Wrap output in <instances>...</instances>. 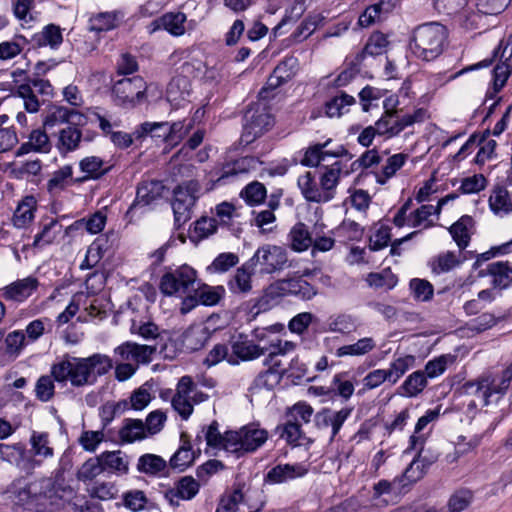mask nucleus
<instances>
[{
  "mask_svg": "<svg viewBox=\"0 0 512 512\" xmlns=\"http://www.w3.org/2000/svg\"><path fill=\"white\" fill-rule=\"evenodd\" d=\"M209 399V395L199 390L190 376H182L172 397L171 405L183 420H187L194 411V405Z\"/></svg>",
  "mask_w": 512,
  "mask_h": 512,
  "instance_id": "obj_6",
  "label": "nucleus"
},
{
  "mask_svg": "<svg viewBox=\"0 0 512 512\" xmlns=\"http://www.w3.org/2000/svg\"><path fill=\"white\" fill-rule=\"evenodd\" d=\"M323 20L324 17H322L320 14L307 16L292 34L293 39L296 42L305 40L316 30L318 26L322 25Z\"/></svg>",
  "mask_w": 512,
  "mask_h": 512,
  "instance_id": "obj_55",
  "label": "nucleus"
},
{
  "mask_svg": "<svg viewBox=\"0 0 512 512\" xmlns=\"http://www.w3.org/2000/svg\"><path fill=\"white\" fill-rule=\"evenodd\" d=\"M263 493L238 485L219 501L216 512H260L264 507Z\"/></svg>",
  "mask_w": 512,
  "mask_h": 512,
  "instance_id": "obj_5",
  "label": "nucleus"
},
{
  "mask_svg": "<svg viewBox=\"0 0 512 512\" xmlns=\"http://www.w3.org/2000/svg\"><path fill=\"white\" fill-rule=\"evenodd\" d=\"M103 471L109 469L111 471L125 473L128 470V464L120 451L104 452L100 456Z\"/></svg>",
  "mask_w": 512,
  "mask_h": 512,
  "instance_id": "obj_59",
  "label": "nucleus"
},
{
  "mask_svg": "<svg viewBox=\"0 0 512 512\" xmlns=\"http://www.w3.org/2000/svg\"><path fill=\"white\" fill-rule=\"evenodd\" d=\"M494 287L504 289L512 284V265L508 261L491 262L486 267Z\"/></svg>",
  "mask_w": 512,
  "mask_h": 512,
  "instance_id": "obj_35",
  "label": "nucleus"
},
{
  "mask_svg": "<svg viewBox=\"0 0 512 512\" xmlns=\"http://www.w3.org/2000/svg\"><path fill=\"white\" fill-rule=\"evenodd\" d=\"M330 141L331 140H327L324 143L309 146L305 150L304 156L300 163L306 167H317L323 160H325L326 156H337V154H331L325 150Z\"/></svg>",
  "mask_w": 512,
  "mask_h": 512,
  "instance_id": "obj_49",
  "label": "nucleus"
},
{
  "mask_svg": "<svg viewBox=\"0 0 512 512\" xmlns=\"http://www.w3.org/2000/svg\"><path fill=\"white\" fill-rule=\"evenodd\" d=\"M473 226L472 217L465 215L449 228V232L460 250L468 246Z\"/></svg>",
  "mask_w": 512,
  "mask_h": 512,
  "instance_id": "obj_39",
  "label": "nucleus"
},
{
  "mask_svg": "<svg viewBox=\"0 0 512 512\" xmlns=\"http://www.w3.org/2000/svg\"><path fill=\"white\" fill-rule=\"evenodd\" d=\"M511 380L512 367L504 370L500 377L485 374L474 381L466 382L462 389L466 395L475 397L472 401L474 406H487L493 401V397L498 399L505 393Z\"/></svg>",
  "mask_w": 512,
  "mask_h": 512,
  "instance_id": "obj_3",
  "label": "nucleus"
},
{
  "mask_svg": "<svg viewBox=\"0 0 512 512\" xmlns=\"http://www.w3.org/2000/svg\"><path fill=\"white\" fill-rule=\"evenodd\" d=\"M146 432L147 430L141 420L126 419L119 431V436L123 442L132 443L145 438Z\"/></svg>",
  "mask_w": 512,
  "mask_h": 512,
  "instance_id": "obj_50",
  "label": "nucleus"
},
{
  "mask_svg": "<svg viewBox=\"0 0 512 512\" xmlns=\"http://www.w3.org/2000/svg\"><path fill=\"white\" fill-rule=\"evenodd\" d=\"M267 353V348L256 344L248 336L239 334L231 342L230 365H239L241 362L253 361Z\"/></svg>",
  "mask_w": 512,
  "mask_h": 512,
  "instance_id": "obj_15",
  "label": "nucleus"
},
{
  "mask_svg": "<svg viewBox=\"0 0 512 512\" xmlns=\"http://www.w3.org/2000/svg\"><path fill=\"white\" fill-rule=\"evenodd\" d=\"M313 233L314 229L309 231L308 227L304 223L299 222L295 224L288 235L291 249L295 252H304L308 250L313 243Z\"/></svg>",
  "mask_w": 512,
  "mask_h": 512,
  "instance_id": "obj_37",
  "label": "nucleus"
},
{
  "mask_svg": "<svg viewBox=\"0 0 512 512\" xmlns=\"http://www.w3.org/2000/svg\"><path fill=\"white\" fill-rule=\"evenodd\" d=\"M37 94L52 96L53 87L48 80L39 77H28L26 81L17 86L15 95L23 100V105L28 113L39 111L41 103Z\"/></svg>",
  "mask_w": 512,
  "mask_h": 512,
  "instance_id": "obj_10",
  "label": "nucleus"
},
{
  "mask_svg": "<svg viewBox=\"0 0 512 512\" xmlns=\"http://www.w3.org/2000/svg\"><path fill=\"white\" fill-rule=\"evenodd\" d=\"M164 189L163 183L159 180H147L139 183L136 198L127 210L126 216L133 217L134 211L138 208L147 207L154 201L160 199Z\"/></svg>",
  "mask_w": 512,
  "mask_h": 512,
  "instance_id": "obj_18",
  "label": "nucleus"
},
{
  "mask_svg": "<svg viewBox=\"0 0 512 512\" xmlns=\"http://www.w3.org/2000/svg\"><path fill=\"white\" fill-rule=\"evenodd\" d=\"M415 357L413 355H405L394 359L386 370L388 382L392 385L415 365Z\"/></svg>",
  "mask_w": 512,
  "mask_h": 512,
  "instance_id": "obj_46",
  "label": "nucleus"
},
{
  "mask_svg": "<svg viewBox=\"0 0 512 512\" xmlns=\"http://www.w3.org/2000/svg\"><path fill=\"white\" fill-rule=\"evenodd\" d=\"M200 484L192 476L179 479L173 488L164 492V498L171 506H179L181 500H191L199 492Z\"/></svg>",
  "mask_w": 512,
  "mask_h": 512,
  "instance_id": "obj_22",
  "label": "nucleus"
},
{
  "mask_svg": "<svg viewBox=\"0 0 512 512\" xmlns=\"http://www.w3.org/2000/svg\"><path fill=\"white\" fill-rule=\"evenodd\" d=\"M240 196L247 204L251 206L259 205L267 197V190L264 184L261 182L253 181L242 189Z\"/></svg>",
  "mask_w": 512,
  "mask_h": 512,
  "instance_id": "obj_53",
  "label": "nucleus"
},
{
  "mask_svg": "<svg viewBox=\"0 0 512 512\" xmlns=\"http://www.w3.org/2000/svg\"><path fill=\"white\" fill-rule=\"evenodd\" d=\"M113 367L109 356L95 353L89 357H74L68 354L51 366V375L58 383H70L73 387L92 385L99 376Z\"/></svg>",
  "mask_w": 512,
  "mask_h": 512,
  "instance_id": "obj_1",
  "label": "nucleus"
},
{
  "mask_svg": "<svg viewBox=\"0 0 512 512\" xmlns=\"http://www.w3.org/2000/svg\"><path fill=\"white\" fill-rule=\"evenodd\" d=\"M427 386V377L424 371L418 370L410 374L398 388L399 394L405 397H416Z\"/></svg>",
  "mask_w": 512,
  "mask_h": 512,
  "instance_id": "obj_44",
  "label": "nucleus"
},
{
  "mask_svg": "<svg viewBox=\"0 0 512 512\" xmlns=\"http://www.w3.org/2000/svg\"><path fill=\"white\" fill-rule=\"evenodd\" d=\"M426 111L417 109L412 114L400 115L396 109H386L377 120L378 135L391 138L400 134L405 128L424 120Z\"/></svg>",
  "mask_w": 512,
  "mask_h": 512,
  "instance_id": "obj_9",
  "label": "nucleus"
},
{
  "mask_svg": "<svg viewBox=\"0 0 512 512\" xmlns=\"http://www.w3.org/2000/svg\"><path fill=\"white\" fill-rule=\"evenodd\" d=\"M260 164L259 159L253 156H245L225 163L216 173V182L218 184H226L239 175L257 170Z\"/></svg>",
  "mask_w": 512,
  "mask_h": 512,
  "instance_id": "obj_19",
  "label": "nucleus"
},
{
  "mask_svg": "<svg viewBox=\"0 0 512 512\" xmlns=\"http://www.w3.org/2000/svg\"><path fill=\"white\" fill-rule=\"evenodd\" d=\"M84 120L85 116L75 109H69L64 106H55L49 111L43 121V124L45 127L52 128L64 123L81 125Z\"/></svg>",
  "mask_w": 512,
  "mask_h": 512,
  "instance_id": "obj_28",
  "label": "nucleus"
},
{
  "mask_svg": "<svg viewBox=\"0 0 512 512\" xmlns=\"http://www.w3.org/2000/svg\"><path fill=\"white\" fill-rule=\"evenodd\" d=\"M196 279V271L188 265H183L161 277L160 290L167 296L182 297L195 291Z\"/></svg>",
  "mask_w": 512,
  "mask_h": 512,
  "instance_id": "obj_8",
  "label": "nucleus"
},
{
  "mask_svg": "<svg viewBox=\"0 0 512 512\" xmlns=\"http://www.w3.org/2000/svg\"><path fill=\"white\" fill-rule=\"evenodd\" d=\"M37 211V200L34 196L24 197L17 205L13 216L12 224L18 229L27 228L31 225Z\"/></svg>",
  "mask_w": 512,
  "mask_h": 512,
  "instance_id": "obj_31",
  "label": "nucleus"
},
{
  "mask_svg": "<svg viewBox=\"0 0 512 512\" xmlns=\"http://www.w3.org/2000/svg\"><path fill=\"white\" fill-rule=\"evenodd\" d=\"M5 494L14 505L27 506L29 511L39 502L37 482L29 484L25 479L14 481Z\"/></svg>",
  "mask_w": 512,
  "mask_h": 512,
  "instance_id": "obj_16",
  "label": "nucleus"
},
{
  "mask_svg": "<svg viewBox=\"0 0 512 512\" xmlns=\"http://www.w3.org/2000/svg\"><path fill=\"white\" fill-rule=\"evenodd\" d=\"M192 120L178 121L169 124L168 122H144L141 124L142 133H154L156 130H163V133H155L169 144H177L192 128Z\"/></svg>",
  "mask_w": 512,
  "mask_h": 512,
  "instance_id": "obj_14",
  "label": "nucleus"
},
{
  "mask_svg": "<svg viewBox=\"0 0 512 512\" xmlns=\"http://www.w3.org/2000/svg\"><path fill=\"white\" fill-rule=\"evenodd\" d=\"M62 225L55 219L49 223L44 224L42 230L34 237L33 246L41 247L51 244L56 237L61 233Z\"/></svg>",
  "mask_w": 512,
  "mask_h": 512,
  "instance_id": "obj_54",
  "label": "nucleus"
},
{
  "mask_svg": "<svg viewBox=\"0 0 512 512\" xmlns=\"http://www.w3.org/2000/svg\"><path fill=\"white\" fill-rule=\"evenodd\" d=\"M38 286V280L35 277L29 276L3 287L1 289V296L7 301L22 303L36 291Z\"/></svg>",
  "mask_w": 512,
  "mask_h": 512,
  "instance_id": "obj_24",
  "label": "nucleus"
},
{
  "mask_svg": "<svg viewBox=\"0 0 512 512\" xmlns=\"http://www.w3.org/2000/svg\"><path fill=\"white\" fill-rule=\"evenodd\" d=\"M459 256L460 253L457 254L451 251L441 253L430 261V268L437 275L447 273L461 263Z\"/></svg>",
  "mask_w": 512,
  "mask_h": 512,
  "instance_id": "obj_47",
  "label": "nucleus"
},
{
  "mask_svg": "<svg viewBox=\"0 0 512 512\" xmlns=\"http://www.w3.org/2000/svg\"><path fill=\"white\" fill-rule=\"evenodd\" d=\"M210 336L211 332L205 324H193L181 335L182 347L187 352L198 351L205 346Z\"/></svg>",
  "mask_w": 512,
  "mask_h": 512,
  "instance_id": "obj_26",
  "label": "nucleus"
},
{
  "mask_svg": "<svg viewBox=\"0 0 512 512\" xmlns=\"http://www.w3.org/2000/svg\"><path fill=\"white\" fill-rule=\"evenodd\" d=\"M366 282L370 287L390 290L397 284V278L389 269H385L378 273H369L366 277Z\"/></svg>",
  "mask_w": 512,
  "mask_h": 512,
  "instance_id": "obj_60",
  "label": "nucleus"
},
{
  "mask_svg": "<svg viewBox=\"0 0 512 512\" xmlns=\"http://www.w3.org/2000/svg\"><path fill=\"white\" fill-rule=\"evenodd\" d=\"M186 15L182 12H168L153 20V31L165 30L172 36H182L185 34Z\"/></svg>",
  "mask_w": 512,
  "mask_h": 512,
  "instance_id": "obj_30",
  "label": "nucleus"
},
{
  "mask_svg": "<svg viewBox=\"0 0 512 512\" xmlns=\"http://www.w3.org/2000/svg\"><path fill=\"white\" fill-rule=\"evenodd\" d=\"M407 159L408 155L404 153L390 156L381 171L375 173L376 182L380 185H385L404 166Z\"/></svg>",
  "mask_w": 512,
  "mask_h": 512,
  "instance_id": "obj_42",
  "label": "nucleus"
},
{
  "mask_svg": "<svg viewBox=\"0 0 512 512\" xmlns=\"http://www.w3.org/2000/svg\"><path fill=\"white\" fill-rule=\"evenodd\" d=\"M181 442V446L170 459V465L172 468L182 471L193 463L195 455L192 451L190 441L186 439L184 433L181 434Z\"/></svg>",
  "mask_w": 512,
  "mask_h": 512,
  "instance_id": "obj_45",
  "label": "nucleus"
},
{
  "mask_svg": "<svg viewBox=\"0 0 512 512\" xmlns=\"http://www.w3.org/2000/svg\"><path fill=\"white\" fill-rule=\"evenodd\" d=\"M355 98L346 93H341L325 103V114L330 117H341L349 111V107L355 104Z\"/></svg>",
  "mask_w": 512,
  "mask_h": 512,
  "instance_id": "obj_48",
  "label": "nucleus"
},
{
  "mask_svg": "<svg viewBox=\"0 0 512 512\" xmlns=\"http://www.w3.org/2000/svg\"><path fill=\"white\" fill-rule=\"evenodd\" d=\"M246 123L241 136V142L249 144L260 137L273 126V117L265 107L257 106L245 114Z\"/></svg>",
  "mask_w": 512,
  "mask_h": 512,
  "instance_id": "obj_12",
  "label": "nucleus"
},
{
  "mask_svg": "<svg viewBox=\"0 0 512 512\" xmlns=\"http://www.w3.org/2000/svg\"><path fill=\"white\" fill-rule=\"evenodd\" d=\"M52 148V143L46 131L41 128L33 129L27 141L21 144L17 150V156L34 153H49Z\"/></svg>",
  "mask_w": 512,
  "mask_h": 512,
  "instance_id": "obj_29",
  "label": "nucleus"
},
{
  "mask_svg": "<svg viewBox=\"0 0 512 512\" xmlns=\"http://www.w3.org/2000/svg\"><path fill=\"white\" fill-rule=\"evenodd\" d=\"M146 83L139 76L115 82L112 92L118 105L134 107L145 98Z\"/></svg>",
  "mask_w": 512,
  "mask_h": 512,
  "instance_id": "obj_11",
  "label": "nucleus"
},
{
  "mask_svg": "<svg viewBox=\"0 0 512 512\" xmlns=\"http://www.w3.org/2000/svg\"><path fill=\"white\" fill-rule=\"evenodd\" d=\"M79 168L84 176L77 178L76 182H84L89 179H99L111 170L112 165L98 156H88L79 162Z\"/></svg>",
  "mask_w": 512,
  "mask_h": 512,
  "instance_id": "obj_33",
  "label": "nucleus"
},
{
  "mask_svg": "<svg viewBox=\"0 0 512 512\" xmlns=\"http://www.w3.org/2000/svg\"><path fill=\"white\" fill-rule=\"evenodd\" d=\"M103 472V466L100 457L89 458L85 461L76 473L79 481L87 482L93 480L95 477Z\"/></svg>",
  "mask_w": 512,
  "mask_h": 512,
  "instance_id": "obj_57",
  "label": "nucleus"
},
{
  "mask_svg": "<svg viewBox=\"0 0 512 512\" xmlns=\"http://www.w3.org/2000/svg\"><path fill=\"white\" fill-rule=\"evenodd\" d=\"M342 173V163L337 161L330 166H325L324 170L320 173L319 183L325 203L334 199L336 195V188L339 184Z\"/></svg>",
  "mask_w": 512,
  "mask_h": 512,
  "instance_id": "obj_27",
  "label": "nucleus"
},
{
  "mask_svg": "<svg viewBox=\"0 0 512 512\" xmlns=\"http://www.w3.org/2000/svg\"><path fill=\"white\" fill-rule=\"evenodd\" d=\"M119 14L117 12H102L91 18L92 29L108 31L117 26Z\"/></svg>",
  "mask_w": 512,
  "mask_h": 512,
  "instance_id": "obj_64",
  "label": "nucleus"
},
{
  "mask_svg": "<svg viewBox=\"0 0 512 512\" xmlns=\"http://www.w3.org/2000/svg\"><path fill=\"white\" fill-rule=\"evenodd\" d=\"M288 261L287 252L283 247L276 245H264L258 248L249 260L254 268L261 267V272L273 273L284 268Z\"/></svg>",
  "mask_w": 512,
  "mask_h": 512,
  "instance_id": "obj_13",
  "label": "nucleus"
},
{
  "mask_svg": "<svg viewBox=\"0 0 512 512\" xmlns=\"http://www.w3.org/2000/svg\"><path fill=\"white\" fill-rule=\"evenodd\" d=\"M254 273V267L250 265V262H246L239 267L234 275L228 281V288L232 293L235 294H246L252 289V275Z\"/></svg>",
  "mask_w": 512,
  "mask_h": 512,
  "instance_id": "obj_34",
  "label": "nucleus"
},
{
  "mask_svg": "<svg viewBox=\"0 0 512 512\" xmlns=\"http://www.w3.org/2000/svg\"><path fill=\"white\" fill-rule=\"evenodd\" d=\"M108 235L98 237L88 248L84 263H87V268L94 267L102 257V254L109 249Z\"/></svg>",
  "mask_w": 512,
  "mask_h": 512,
  "instance_id": "obj_58",
  "label": "nucleus"
},
{
  "mask_svg": "<svg viewBox=\"0 0 512 512\" xmlns=\"http://www.w3.org/2000/svg\"><path fill=\"white\" fill-rule=\"evenodd\" d=\"M268 439V432L257 424H248L236 431L226 432L225 451L237 458L255 452Z\"/></svg>",
  "mask_w": 512,
  "mask_h": 512,
  "instance_id": "obj_4",
  "label": "nucleus"
},
{
  "mask_svg": "<svg viewBox=\"0 0 512 512\" xmlns=\"http://www.w3.org/2000/svg\"><path fill=\"white\" fill-rule=\"evenodd\" d=\"M200 184L195 180L187 181L174 189L172 209L177 228L182 227L192 217V209L199 197Z\"/></svg>",
  "mask_w": 512,
  "mask_h": 512,
  "instance_id": "obj_7",
  "label": "nucleus"
},
{
  "mask_svg": "<svg viewBox=\"0 0 512 512\" xmlns=\"http://www.w3.org/2000/svg\"><path fill=\"white\" fill-rule=\"evenodd\" d=\"M457 198L454 193L448 194L438 201L436 206L430 204L421 205L416 210L409 213L408 226L412 228L427 229L433 226L430 217L433 214H440L442 207L450 200Z\"/></svg>",
  "mask_w": 512,
  "mask_h": 512,
  "instance_id": "obj_21",
  "label": "nucleus"
},
{
  "mask_svg": "<svg viewBox=\"0 0 512 512\" xmlns=\"http://www.w3.org/2000/svg\"><path fill=\"white\" fill-rule=\"evenodd\" d=\"M32 41L39 47L58 48L63 42L62 29L55 24L46 25L42 31L33 35Z\"/></svg>",
  "mask_w": 512,
  "mask_h": 512,
  "instance_id": "obj_40",
  "label": "nucleus"
},
{
  "mask_svg": "<svg viewBox=\"0 0 512 512\" xmlns=\"http://www.w3.org/2000/svg\"><path fill=\"white\" fill-rule=\"evenodd\" d=\"M307 472L308 469L302 464H279L267 472L264 481L269 484H282L303 477Z\"/></svg>",
  "mask_w": 512,
  "mask_h": 512,
  "instance_id": "obj_25",
  "label": "nucleus"
},
{
  "mask_svg": "<svg viewBox=\"0 0 512 512\" xmlns=\"http://www.w3.org/2000/svg\"><path fill=\"white\" fill-rule=\"evenodd\" d=\"M473 500V492L469 489H459L455 491L449 498V512H462L471 504Z\"/></svg>",
  "mask_w": 512,
  "mask_h": 512,
  "instance_id": "obj_61",
  "label": "nucleus"
},
{
  "mask_svg": "<svg viewBox=\"0 0 512 512\" xmlns=\"http://www.w3.org/2000/svg\"><path fill=\"white\" fill-rule=\"evenodd\" d=\"M31 458L39 460L50 459L54 456V448L51 445L50 435L45 431H32L30 438Z\"/></svg>",
  "mask_w": 512,
  "mask_h": 512,
  "instance_id": "obj_32",
  "label": "nucleus"
},
{
  "mask_svg": "<svg viewBox=\"0 0 512 512\" xmlns=\"http://www.w3.org/2000/svg\"><path fill=\"white\" fill-rule=\"evenodd\" d=\"M166 461L155 454H145L138 459L137 469L141 473L157 475L166 468Z\"/></svg>",
  "mask_w": 512,
  "mask_h": 512,
  "instance_id": "obj_52",
  "label": "nucleus"
},
{
  "mask_svg": "<svg viewBox=\"0 0 512 512\" xmlns=\"http://www.w3.org/2000/svg\"><path fill=\"white\" fill-rule=\"evenodd\" d=\"M489 206L496 215H507L512 211V195L504 187H495L489 197Z\"/></svg>",
  "mask_w": 512,
  "mask_h": 512,
  "instance_id": "obj_43",
  "label": "nucleus"
},
{
  "mask_svg": "<svg viewBox=\"0 0 512 512\" xmlns=\"http://www.w3.org/2000/svg\"><path fill=\"white\" fill-rule=\"evenodd\" d=\"M297 185L301 194L308 202L325 203V197L321 192L320 183L316 181L311 172L300 175L297 180Z\"/></svg>",
  "mask_w": 512,
  "mask_h": 512,
  "instance_id": "obj_36",
  "label": "nucleus"
},
{
  "mask_svg": "<svg viewBox=\"0 0 512 512\" xmlns=\"http://www.w3.org/2000/svg\"><path fill=\"white\" fill-rule=\"evenodd\" d=\"M73 175V169L70 165H65L54 171L47 182V190L51 194H57L63 191Z\"/></svg>",
  "mask_w": 512,
  "mask_h": 512,
  "instance_id": "obj_51",
  "label": "nucleus"
},
{
  "mask_svg": "<svg viewBox=\"0 0 512 512\" xmlns=\"http://www.w3.org/2000/svg\"><path fill=\"white\" fill-rule=\"evenodd\" d=\"M195 292L201 304L206 306H214L221 300L224 293V288L222 286L212 287L203 284L198 288L195 287Z\"/></svg>",
  "mask_w": 512,
  "mask_h": 512,
  "instance_id": "obj_56",
  "label": "nucleus"
},
{
  "mask_svg": "<svg viewBox=\"0 0 512 512\" xmlns=\"http://www.w3.org/2000/svg\"><path fill=\"white\" fill-rule=\"evenodd\" d=\"M76 126H67L59 131L56 146L61 154L72 152L79 147L82 133Z\"/></svg>",
  "mask_w": 512,
  "mask_h": 512,
  "instance_id": "obj_41",
  "label": "nucleus"
},
{
  "mask_svg": "<svg viewBox=\"0 0 512 512\" xmlns=\"http://www.w3.org/2000/svg\"><path fill=\"white\" fill-rule=\"evenodd\" d=\"M0 459L28 473L40 466V461L32 459L22 443L11 445L0 443Z\"/></svg>",
  "mask_w": 512,
  "mask_h": 512,
  "instance_id": "obj_17",
  "label": "nucleus"
},
{
  "mask_svg": "<svg viewBox=\"0 0 512 512\" xmlns=\"http://www.w3.org/2000/svg\"><path fill=\"white\" fill-rule=\"evenodd\" d=\"M124 507L132 512H138L145 508L148 499L142 490H129L122 495Z\"/></svg>",
  "mask_w": 512,
  "mask_h": 512,
  "instance_id": "obj_63",
  "label": "nucleus"
},
{
  "mask_svg": "<svg viewBox=\"0 0 512 512\" xmlns=\"http://www.w3.org/2000/svg\"><path fill=\"white\" fill-rule=\"evenodd\" d=\"M446 39L445 26L436 22L426 23L413 31L410 48L417 58L432 61L443 52Z\"/></svg>",
  "mask_w": 512,
  "mask_h": 512,
  "instance_id": "obj_2",
  "label": "nucleus"
},
{
  "mask_svg": "<svg viewBox=\"0 0 512 512\" xmlns=\"http://www.w3.org/2000/svg\"><path fill=\"white\" fill-rule=\"evenodd\" d=\"M357 328L358 324L356 318L348 314H340L333 318L329 323L330 331L340 334L353 333Z\"/></svg>",
  "mask_w": 512,
  "mask_h": 512,
  "instance_id": "obj_62",
  "label": "nucleus"
},
{
  "mask_svg": "<svg viewBox=\"0 0 512 512\" xmlns=\"http://www.w3.org/2000/svg\"><path fill=\"white\" fill-rule=\"evenodd\" d=\"M494 57L499 58V63L493 69V90L494 93H497L504 87L511 73V66L508 61L512 57V46L500 42L498 48L494 51Z\"/></svg>",
  "mask_w": 512,
  "mask_h": 512,
  "instance_id": "obj_23",
  "label": "nucleus"
},
{
  "mask_svg": "<svg viewBox=\"0 0 512 512\" xmlns=\"http://www.w3.org/2000/svg\"><path fill=\"white\" fill-rule=\"evenodd\" d=\"M377 344L373 337H364L358 339L355 343L343 345L336 349L335 356L342 357H361L367 355L376 348Z\"/></svg>",
  "mask_w": 512,
  "mask_h": 512,
  "instance_id": "obj_38",
  "label": "nucleus"
},
{
  "mask_svg": "<svg viewBox=\"0 0 512 512\" xmlns=\"http://www.w3.org/2000/svg\"><path fill=\"white\" fill-rule=\"evenodd\" d=\"M352 407H343L340 410L324 408L315 415V424L319 429L331 428L330 440L339 433L344 422L350 417Z\"/></svg>",
  "mask_w": 512,
  "mask_h": 512,
  "instance_id": "obj_20",
  "label": "nucleus"
}]
</instances>
